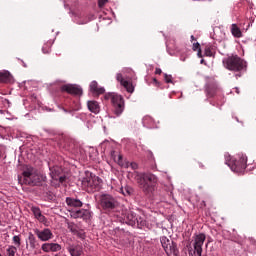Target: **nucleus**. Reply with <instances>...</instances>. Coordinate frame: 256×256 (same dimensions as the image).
Instances as JSON below:
<instances>
[{
    "label": "nucleus",
    "instance_id": "nucleus-11",
    "mask_svg": "<svg viewBox=\"0 0 256 256\" xmlns=\"http://www.w3.org/2000/svg\"><path fill=\"white\" fill-rule=\"evenodd\" d=\"M116 79H117V82L120 83L122 87H124L127 93H133L135 91V86H133V83L123 78V74L118 73L116 75Z\"/></svg>",
    "mask_w": 256,
    "mask_h": 256
},
{
    "label": "nucleus",
    "instance_id": "nucleus-25",
    "mask_svg": "<svg viewBox=\"0 0 256 256\" xmlns=\"http://www.w3.org/2000/svg\"><path fill=\"white\" fill-rule=\"evenodd\" d=\"M68 229H70V231H72V233H74V235H77V237H79V239H85V231L76 230L75 226H73V225L68 226Z\"/></svg>",
    "mask_w": 256,
    "mask_h": 256
},
{
    "label": "nucleus",
    "instance_id": "nucleus-34",
    "mask_svg": "<svg viewBox=\"0 0 256 256\" xmlns=\"http://www.w3.org/2000/svg\"><path fill=\"white\" fill-rule=\"evenodd\" d=\"M192 49L193 51H199V49H201V44H199V42L194 43Z\"/></svg>",
    "mask_w": 256,
    "mask_h": 256
},
{
    "label": "nucleus",
    "instance_id": "nucleus-45",
    "mask_svg": "<svg viewBox=\"0 0 256 256\" xmlns=\"http://www.w3.org/2000/svg\"><path fill=\"white\" fill-rule=\"evenodd\" d=\"M191 41H195V36H191Z\"/></svg>",
    "mask_w": 256,
    "mask_h": 256
},
{
    "label": "nucleus",
    "instance_id": "nucleus-27",
    "mask_svg": "<svg viewBox=\"0 0 256 256\" xmlns=\"http://www.w3.org/2000/svg\"><path fill=\"white\" fill-rule=\"evenodd\" d=\"M17 253V247L15 246H8L6 249V256H15Z\"/></svg>",
    "mask_w": 256,
    "mask_h": 256
},
{
    "label": "nucleus",
    "instance_id": "nucleus-15",
    "mask_svg": "<svg viewBox=\"0 0 256 256\" xmlns=\"http://www.w3.org/2000/svg\"><path fill=\"white\" fill-rule=\"evenodd\" d=\"M219 91V87L215 83H208L205 88V93L207 97H215L217 92Z\"/></svg>",
    "mask_w": 256,
    "mask_h": 256
},
{
    "label": "nucleus",
    "instance_id": "nucleus-1",
    "mask_svg": "<svg viewBox=\"0 0 256 256\" xmlns=\"http://www.w3.org/2000/svg\"><path fill=\"white\" fill-rule=\"evenodd\" d=\"M47 177L41 174L37 169L32 166H26L22 172V176L18 177L21 185H29L30 187H41L45 183Z\"/></svg>",
    "mask_w": 256,
    "mask_h": 256
},
{
    "label": "nucleus",
    "instance_id": "nucleus-22",
    "mask_svg": "<svg viewBox=\"0 0 256 256\" xmlns=\"http://www.w3.org/2000/svg\"><path fill=\"white\" fill-rule=\"evenodd\" d=\"M230 31L233 35V37H236V39H241L243 37V33L241 32V28L237 26V24H232Z\"/></svg>",
    "mask_w": 256,
    "mask_h": 256
},
{
    "label": "nucleus",
    "instance_id": "nucleus-43",
    "mask_svg": "<svg viewBox=\"0 0 256 256\" xmlns=\"http://www.w3.org/2000/svg\"><path fill=\"white\" fill-rule=\"evenodd\" d=\"M199 167H200L201 169H203V167H205V166L203 165V163L199 162Z\"/></svg>",
    "mask_w": 256,
    "mask_h": 256
},
{
    "label": "nucleus",
    "instance_id": "nucleus-41",
    "mask_svg": "<svg viewBox=\"0 0 256 256\" xmlns=\"http://www.w3.org/2000/svg\"><path fill=\"white\" fill-rule=\"evenodd\" d=\"M161 73H163V71L161 70V68H156V69H155V74H156V75H161Z\"/></svg>",
    "mask_w": 256,
    "mask_h": 256
},
{
    "label": "nucleus",
    "instance_id": "nucleus-42",
    "mask_svg": "<svg viewBox=\"0 0 256 256\" xmlns=\"http://www.w3.org/2000/svg\"><path fill=\"white\" fill-rule=\"evenodd\" d=\"M197 55H198V57H200V58L203 57V54H202V52H201V48H199Z\"/></svg>",
    "mask_w": 256,
    "mask_h": 256
},
{
    "label": "nucleus",
    "instance_id": "nucleus-44",
    "mask_svg": "<svg viewBox=\"0 0 256 256\" xmlns=\"http://www.w3.org/2000/svg\"><path fill=\"white\" fill-rule=\"evenodd\" d=\"M206 205H207V204L205 203V201H202L201 206H202V207H206Z\"/></svg>",
    "mask_w": 256,
    "mask_h": 256
},
{
    "label": "nucleus",
    "instance_id": "nucleus-24",
    "mask_svg": "<svg viewBox=\"0 0 256 256\" xmlns=\"http://www.w3.org/2000/svg\"><path fill=\"white\" fill-rule=\"evenodd\" d=\"M142 123L144 127H147L148 129H152V127H155V120H153V117L151 116H144Z\"/></svg>",
    "mask_w": 256,
    "mask_h": 256
},
{
    "label": "nucleus",
    "instance_id": "nucleus-36",
    "mask_svg": "<svg viewBox=\"0 0 256 256\" xmlns=\"http://www.w3.org/2000/svg\"><path fill=\"white\" fill-rule=\"evenodd\" d=\"M58 181L60 183H65V181H67V176H65V175L58 176Z\"/></svg>",
    "mask_w": 256,
    "mask_h": 256
},
{
    "label": "nucleus",
    "instance_id": "nucleus-19",
    "mask_svg": "<svg viewBox=\"0 0 256 256\" xmlns=\"http://www.w3.org/2000/svg\"><path fill=\"white\" fill-rule=\"evenodd\" d=\"M63 173V169L59 166L50 168V175L54 181H59V176Z\"/></svg>",
    "mask_w": 256,
    "mask_h": 256
},
{
    "label": "nucleus",
    "instance_id": "nucleus-35",
    "mask_svg": "<svg viewBox=\"0 0 256 256\" xmlns=\"http://www.w3.org/2000/svg\"><path fill=\"white\" fill-rule=\"evenodd\" d=\"M130 167L133 171H137V169H139V165L135 162H131Z\"/></svg>",
    "mask_w": 256,
    "mask_h": 256
},
{
    "label": "nucleus",
    "instance_id": "nucleus-16",
    "mask_svg": "<svg viewBox=\"0 0 256 256\" xmlns=\"http://www.w3.org/2000/svg\"><path fill=\"white\" fill-rule=\"evenodd\" d=\"M114 161L123 167L124 169H129L131 167V162L127 160H123V155L119 154L118 156L113 157Z\"/></svg>",
    "mask_w": 256,
    "mask_h": 256
},
{
    "label": "nucleus",
    "instance_id": "nucleus-31",
    "mask_svg": "<svg viewBox=\"0 0 256 256\" xmlns=\"http://www.w3.org/2000/svg\"><path fill=\"white\" fill-rule=\"evenodd\" d=\"M14 245H16V247H21V238L17 235L13 236L12 239Z\"/></svg>",
    "mask_w": 256,
    "mask_h": 256
},
{
    "label": "nucleus",
    "instance_id": "nucleus-23",
    "mask_svg": "<svg viewBox=\"0 0 256 256\" xmlns=\"http://www.w3.org/2000/svg\"><path fill=\"white\" fill-rule=\"evenodd\" d=\"M28 244L30 249H37V247H39V242L37 241V238L35 237V235H33V233H30L28 235Z\"/></svg>",
    "mask_w": 256,
    "mask_h": 256
},
{
    "label": "nucleus",
    "instance_id": "nucleus-46",
    "mask_svg": "<svg viewBox=\"0 0 256 256\" xmlns=\"http://www.w3.org/2000/svg\"><path fill=\"white\" fill-rule=\"evenodd\" d=\"M200 63H201V64L205 63V60H204V59H202V60L200 61Z\"/></svg>",
    "mask_w": 256,
    "mask_h": 256
},
{
    "label": "nucleus",
    "instance_id": "nucleus-32",
    "mask_svg": "<svg viewBox=\"0 0 256 256\" xmlns=\"http://www.w3.org/2000/svg\"><path fill=\"white\" fill-rule=\"evenodd\" d=\"M164 81L166 83H173V76H171L169 74H164Z\"/></svg>",
    "mask_w": 256,
    "mask_h": 256
},
{
    "label": "nucleus",
    "instance_id": "nucleus-3",
    "mask_svg": "<svg viewBox=\"0 0 256 256\" xmlns=\"http://www.w3.org/2000/svg\"><path fill=\"white\" fill-rule=\"evenodd\" d=\"M207 236L203 233L195 234L190 244L187 246L189 256L203 255V245Z\"/></svg>",
    "mask_w": 256,
    "mask_h": 256
},
{
    "label": "nucleus",
    "instance_id": "nucleus-18",
    "mask_svg": "<svg viewBox=\"0 0 256 256\" xmlns=\"http://www.w3.org/2000/svg\"><path fill=\"white\" fill-rule=\"evenodd\" d=\"M13 76L9 71H0V83H11Z\"/></svg>",
    "mask_w": 256,
    "mask_h": 256
},
{
    "label": "nucleus",
    "instance_id": "nucleus-47",
    "mask_svg": "<svg viewBox=\"0 0 256 256\" xmlns=\"http://www.w3.org/2000/svg\"><path fill=\"white\" fill-rule=\"evenodd\" d=\"M56 55H61V52H59L58 54H56Z\"/></svg>",
    "mask_w": 256,
    "mask_h": 256
},
{
    "label": "nucleus",
    "instance_id": "nucleus-37",
    "mask_svg": "<svg viewBox=\"0 0 256 256\" xmlns=\"http://www.w3.org/2000/svg\"><path fill=\"white\" fill-rule=\"evenodd\" d=\"M36 219H38L40 223H45V216H43V214H40Z\"/></svg>",
    "mask_w": 256,
    "mask_h": 256
},
{
    "label": "nucleus",
    "instance_id": "nucleus-2",
    "mask_svg": "<svg viewBox=\"0 0 256 256\" xmlns=\"http://www.w3.org/2000/svg\"><path fill=\"white\" fill-rule=\"evenodd\" d=\"M134 179L139 185L140 189L145 193V195H149L155 191V186L157 185V176L152 173H139L137 171L134 172Z\"/></svg>",
    "mask_w": 256,
    "mask_h": 256
},
{
    "label": "nucleus",
    "instance_id": "nucleus-17",
    "mask_svg": "<svg viewBox=\"0 0 256 256\" xmlns=\"http://www.w3.org/2000/svg\"><path fill=\"white\" fill-rule=\"evenodd\" d=\"M87 107L89 109V111H91V113H95V115H97V113H99V111H101V107L99 106V102L95 101V100H90L87 102Z\"/></svg>",
    "mask_w": 256,
    "mask_h": 256
},
{
    "label": "nucleus",
    "instance_id": "nucleus-8",
    "mask_svg": "<svg viewBox=\"0 0 256 256\" xmlns=\"http://www.w3.org/2000/svg\"><path fill=\"white\" fill-rule=\"evenodd\" d=\"M228 166L230 167L231 171H234V173H243V171L247 169V156H238V158L231 160L228 163Z\"/></svg>",
    "mask_w": 256,
    "mask_h": 256
},
{
    "label": "nucleus",
    "instance_id": "nucleus-4",
    "mask_svg": "<svg viewBox=\"0 0 256 256\" xmlns=\"http://www.w3.org/2000/svg\"><path fill=\"white\" fill-rule=\"evenodd\" d=\"M222 63L228 71L239 73L240 71H243V69H247V62L238 55L228 56L223 59Z\"/></svg>",
    "mask_w": 256,
    "mask_h": 256
},
{
    "label": "nucleus",
    "instance_id": "nucleus-33",
    "mask_svg": "<svg viewBox=\"0 0 256 256\" xmlns=\"http://www.w3.org/2000/svg\"><path fill=\"white\" fill-rule=\"evenodd\" d=\"M32 212L36 218L41 215V209L37 207H32Z\"/></svg>",
    "mask_w": 256,
    "mask_h": 256
},
{
    "label": "nucleus",
    "instance_id": "nucleus-38",
    "mask_svg": "<svg viewBox=\"0 0 256 256\" xmlns=\"http://www.w3.org/2000/svg\"><path fill=\"white\" fill-rule=\"evenodd\" d=\"M107 3V0H99L98 5L99 7H105V4Z\"/></svg>",
    "mask_w": 256,
    "mask_h": 256
},
{
    "label": "nucleus",
    "instance_id": "nucleus-26",
    "mask_svg": "<svg viewBox=\"0 0 256 256\" xmlns=\"http://www.w3.org/2000/svg\"><path fill=\"white\" fill-rule=\"evenodd\" d=\"M51 47H53V41L50 40L43 45L42 53H44V55H49V53H51Z\"/></svg>",
    "mask_w": 256,
    "mask_h": 256
},
{
    "label": "nucleus",
    "instance_id": "nucleus-12",
    "mask_svg": "<svg viewBox=\"0 0 256 256\" xmlns=\"http://www.w3.org/2000/svg\"><path fill=\"white\" fill-rule=\"evenodd\" d=\"M35 233L40 241H50V239H53V232L49 228L36 230Z\"/></svg>",
    "mask_w": 256,
    "mask_h": 256
},
{
    "label": "nucleus",
    "instance_id": "nucleus-14",
    "mask_svg": "<svg viewBox=\"0 0 256 256\" xmlns=\"http://www.w3.org/2000/svg\"><path fill=\"white\" fill-rule=\"evenodd\" d=\"M67 251L71 256H81L83 255V246L80 244H70L67 247Z\"/></svg>",
    "mask_w": 256,
    "mask_h": 256
},
{
    "label": "nucleus",
    "instance_id": "nucleus-5",
    "mask_svg": "<svg viewBox=\"0 0 256 256\" xmlns=\"http://www.w3.org/2000/svg\"><path fill=\"white\" fill-rule=\"evenodd\" d=\"M82 188L87 193H96L101 190V178L93 175V173H87L86 177L82 180Z\"/></svg>",
    "mask_w": 256,
    "mask_h": 256
},
{
    "label": "nucleus",
    "instance_id": "nucleus-7",
    "mask_svg": "<svg viewBox=\"0 0 256 256\" xmlns=\"http://www.w3.org/2000/svg\"><path fill=\"white\" fill-rule=\"evenodd\" d=\"M99 205L103 211L111 212L119 207L117 198L111 194H101L99 197Z\"/></svg>",
    "mask_w": 256,
    "mask_h": 256
},
{
    "label": "nucleus",
    "instance_id": "nucleus-6",
    "mask_svg": "<svg viewBox=\"0 0 256 256\" xmlns=\"http://www.w3.org/2000/svg\"><path fill=\"white\" fill-rule=\"evenodd\" d=\"M104 99L106 101H111L113 107H114V113L119 117L123 111H125V100L123 99V96L111 92L108 94H105Z\"/></svg>",
    "mask_w": 256,
    "mask_h": 256
},
{
    "label": "nucleus",
    "instance_id": "nucleus-21",
    "mask_svg": "<svg viewBox=\"0 0 256 256\" xmlns=\"http://www.w3.org/2000/svg\"><path fill=\"white\" fill-rule=\"evenodd\" d=\"M66 204L68 205V207H75V208L83 207V202H81V200L71 198V197L66 198Z\"/></svg>",
    "mask_w": 256,
    "mask_h": 256
},
{
    "label": "nucleus",
    "instance_id": "nucleus-28",
    "mask_svg": "<svg viewBox=\"0 0 256 256\" xmlns=\"http://www.w3.org/2000/svg\"><path fill=\"white\" fill-rule=\"evenodd\" d=\"M85 213H87V211L85 210H76L75 212H73L72 217H75V219H81L85 217Z\"/></svg>",
    "mask_w": 256,
    "mask_h": 256
},
{
    "label": "nucleus",
    "instance_id": "nucleus-13",
    "mask_svg": "<svg viewBox=\"0 0 256 256\" xmlns=\"http://www.w3.org/2000/svg\"><path fill=\"white\" fill-rule=\"evenodd\" d=\"M41 249L44 253H57V251H61V246L59 243H44Z\"/></svg>",
    "mask_w": 256,
    "mask_h": 256
},
{
    "label": "nucleus",
    "instance_id": "nucleus-20",
    "mask_svg": "<svg viewBox=\"0 0 256 256\" xmlns=\"http://www.w3.org/2000/svg\"><path fill=\"white\" fill-rule=\"evenodd\" d=\"M90 91L96 95H103V93H105V88H99L97 81H92L90 83Z\"/></svg>",
    "mask_w": 256,
    "mask_h": 256
},
{
    "label": "nucleus",
    "instance_id": "nucleus-10",
    "mask_svg": "<svg viewBox=\"0 0 256 256\" xmlns=\"http://www.w3.org/2000/svg\"><path fill=\"white\" fill-rule=\"evenodd\" d=\"M61 91L69 93V95H83V89L76 84H65L61 86Z\"/></svg>",
    "mask_w": 256,
    "mask_h": 256
},
{
    "label": "nucleus",
    "instance_id": "nucleus-40",
    "mask_svg": "<svg viewBox=\"0 0 256 256\" xmlns=\"http://www.w3.org/2000/svg\"><path fill=\"white\" fill-rule=\"evenodd\" d=\"M67 151H73V143H70L68 146H66Z\"/></svg>",
    "mask_w": 256,
    "mask_h": 256
},
{
    "label": "nucleus",
    "instance_id": "nucleus-29",
    "mask_svg": "<svg viewBox=\"0 0 256 256\" xmlns=\"http://www.w3.org/2000/svg\"><path fill=\"white\" fill-rule=\"evenodd\" d=\"M120 191H121L122 195H125V196L131 195V193H133V189L129 186L120 188Z\"/></svg>",
    "mask_w": 256,
    "mask_h": 256
},
{
    "label": "nucleus",
    "instance_id": "nucleus-39",
    "mask_svg": "<svg viewBox=\"0 0 256 256\" xmlns=\"http://www.w3.org/2000/svg\"><path fill=\"white\" fill-rule=\"evenodd\" d=\"M153 83L156 87H159L161 85V83H159V81L157 80V78L153 79Z\"/></svg>",
    "mask_w": 256,
    "mask_h": 256
},
{
    "label": "nucleus",
    "instance_id": "nucleus-30",
    "mask_svg": "<svg viewBox=\"0 0 256 256\" xmlns=\"http://www.w3.org/2000/svg\"><path fill=\"white\" fill-rule=\"evenodd\" d=\"M204 55H205L206 57H213V51H212L211 46H206V47H205Z\"/></svg>",
    "mask_w": 256,
    "mask_h": 256
},
{
    "label": "nucleus",
    "instance_id": "nucleus-9",
    "mask_svg": "<svg viewBox=\"0 0 256 256\" xmlns=\"http://www.w3.org/2000/svg\"><path fill=\"white\" fill-rule=\"evenodd\" d=\"M160 243L167 255L177 256V253H179V250H177V244L167 238V236H162L160 238Z\"/></svg>",
    "mask_w": 256,
    "mask_h": 256
}]
</instances>
